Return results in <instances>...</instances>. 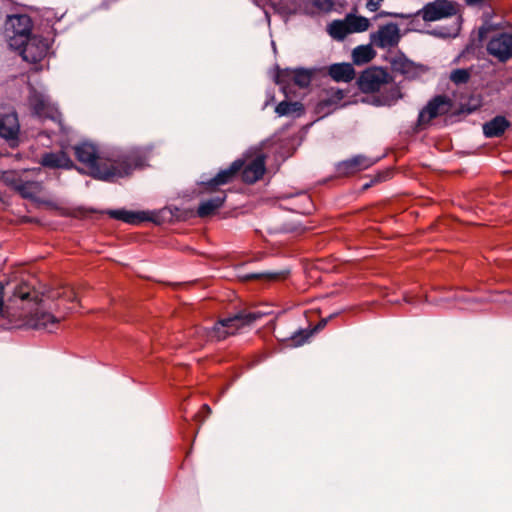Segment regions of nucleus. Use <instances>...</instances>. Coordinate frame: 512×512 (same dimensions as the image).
Returning a JSON list of instances; mask_svg holds the SVG:
<instances>
[{"label": "nucleus", "mask_w": 512, "mask_h": 512, "mask_svg": "<svg viewBox=\"0 0 512 512\" xmlns=\"http://www.w3.org/2000/svg\"><path fill=\"white\" fill-rule=\"evenodd\" d=\"M0 317L9 320V328L42 329L54 331L61 320L60 317L46 310L44 299H38L34 288L21 281L12 285L0 282Z\"/></svg>", "instance_id": "f257e3e1"}, {"label": "nucleus", "mask_w": 512, "mask_h": 512, "mask_svg": "<svg viewBox=\"0 0 512 512\" xmlns=\"http://www.w3.org/2000/svg\"><path fill=\"white\" fill-rule=\"evenodd\" d=\"M74 153L91 176L104 181L128 176L134 169L143 167L146 161V152L141 149L131 150L117 159H105L98 147L90 142L76 145Z\"/></svg>", "instance_id": "f03ea898"}, {"label": "nucleus", "mask_w": 512, "mask_h": 512, "mask_svg": "<svg viewBox=\"0 0 512 512\" xmlns=\"http://www.w3.org/2000/svg\"><path fill=\"white\" fill-rule=\"evenodd\" d=\"M32 21L28 15L8 16L5 23V35L11 49H21L31 36Z\"/></svg>", "instance_id": "7ed1b4c3"}, {"label": "nucleus", "mask_w": 512, "mask_h": 512, "mask_svg": "<svg viewBox=\"0 0 512 512\" xmlns=\"http://www.w3.org/2000/svg\"><path fill=\"white\" fill-rule=\"evenodd\" d=\"M256 319L254 314L241 315L237 314L233 317L218 321L209 331V337L215 340H224L229 335L235 334L245 325L250 324Z\"/></svg>", "instance_id": "20e7f679"}, {"label": "nucleus", "mask_w": 512, "mask_h": 512, "mask_svg": "<svg viewBox=\"0 0 512 512\" xmlns=\"http://www.w3.org/2000/svg\"><path fill=\"white\" fill-rule=\"evenodd\" d=\"M458 13L457 4L449 0H435L427 3L417 15L424 21L432 22L454 16Z\"/></svg>", "instance_id": "39448f33"}, {"label": "nucleus", "mask_w": 512, "mask_h": 512, "mask_svg": "<svg viewBox=\"0 0 512 512\" xmlns=\"http://www.w3.org/2000/svg\"><path fill=\"white\" fill-rule=\"evenodd\" d=\"M20 125L16 112L10 107H0V137L12 147L18 143Z\"/></svg>", "instance_id": "423d86ee"}, {"label": "nucleus", "mask_w": 512, "mask_h": 512, "mask_svg": "<svg viewBox=\"0 0 512 512\" xmlns=\"http://www.w3.org/2000/svg\"><path fill=\"white\" fill-rule=\"evenodd\" d=\"M401 39L400 29L396 23H388L370 34V42L380 49L396 47Z\"/></svg>", "instance_id": "0eeeda50"}, {"label": "nucleus", "mask_w": 512, "mask_h": 512, "mask_svg": "<svg viewBox=\"0 0 512 512\" xmlns=\"http://www.w3.org/2000/svg\"><path fill=\"white\" fill-rule=\"evenodd\" d=\"M19 51L23 60L30 63L40 62L48 53L47 39L40 36H30Z\"/></svg>", "instance_id": "6e6552de"}, {"label": "nucleus", "mask_w": 512, "mask_h": 512, "mask_svg": "<svg viewBox=\"0 0 512 512\" xmlns=\"http://www.w3.org/2000/svg\"><path fill=\"white\" fill-rule=\"evenodd\" d=\"M487 51L500 62L512 58V34L500 32L495 34L487 44Z\"/></svg>", "instance_id": "1a4fd4ad"}, {"label": "nucleus", "mask_w": 512, "mask_h": 512, "mask_svg": "<svg viewBox=\"0 0 512 512\" xmlns=\"http://www.w3.org/2000/svg\"><path fill=\"white\" fill-rule=\"evenodd\" d=\"M394 72L403 75L406 79L414 80L424 75L428 68L422 64L414 63L403 54L396 55L390 61Z\"/></svg>", "instance_id": "9d476101"}, {"label": "nucleus", "mask_w": 512, "mask_h": 512, "mask_svg": "<svg viewBox=\"0 0 512 512\" xmlns=\"http://www.w3.org/2000/svg\"><path fill=\"white\" fill-rule=\"evenodd\" d=\"M276 83L283 85V90H286V86L293 82L295 85L306 88L310 85L312 80V72L307 69H284L278 71L275 77Z\"/></svg>", "instance_id": "9b49d317"}, {"label": "nucleus", "mask_w": 512, "mask_h": 512, "mask_svg": "<svg viewBox=\"0 0 512 512\" xmlns=\"http://www.w3.org/2000/svg\"><path fill=\"white\" fill-rule=\"evenodd\" d=\"M451 107V100L447 96H436L420 111L419 122L421 124L428 123L440 115L447 114Z\"/></svg>", "instance_id": "f8f14e48"}, {"label": "nucleus", "mask_w": 512, "mask_h": 512, "mask_svg": "<svg viewBox=\"0 0 512 512\" xmlns=\"http://www.w3.org/2000/svg\"><path fill=\"white\" fill-rule=\"evenodd\" d=\"M28 101L33 113L39 118L55 119L57 117V109L44 93L37 92L33 89L30 92Z\"/></svg>", "instance_id": "ddd939ff"}, {"label": "nucleus", "mask_w": 512, "mask_h": 512, "mask_svg": "<svg viewBox=\"0 0 512 512\" xmlns=\"http://www.w3.org/2000/svg\"><path fill=\"white\" fill-rule=\"evenodd\" d=\"M387 77V72L382 68L367 69L358 78V85L363 92L379 91L381 85L386 83Z\"/></svg>", "instance_id": "4468645a"}, {"label": "nucleus", "mask_w": 512, "mask_h": 512, "mask_svg": "<svg viewBox=\"0 0 512 512\" xmlns=\"http://www.w3.org/2000/svg\"><path fill=\"white\" fill-rule=\"evenodd\" d=\"M242 179L244 182L252 184L258 181L265 172V156L257 155L246 166L242 167Z\"/></svg>", "instance_id": "2eb2a0df"}, {"label": "nucleus", "mask_w": 512, "mask_h": 512, "mask_svg": "<svg viewBox=\"0 0 512 512\" xmlns=\"http://www.w3.org/2000/svg\"><path fill=\"white\" fill-rule=\"evenodd\" d=\"M243 167V161L238 159L235 160L229 168L221 170L213 179L206 183V189L214 191L217 186L230 183L235 175L241 171Z\"/></svg>", "instance_id": "dca6fc26"}, {"label": "nucleus", "mask_w": 512, "mask_h": 512, "mask_svg": "<svg viewBox=\"0 0 512 512\" xmlns=\"http://www.w3.org/2000/svg\"><path fill=\"white\" fill-rule=\"evenodd\" d=\"M403 97L401 89L398 85H390L385 87L378 94L373 95L371 104L375 106H392Z\"/></svg>", "instance_id": "f3484780"}, {"label": "nucleus", "mask_w": 512, "mask_h": 512, "mask_svg": "<svg viewBox=\"0 0 512 512\" xmlns=\"http://www.w3.org/2000/svg\"><path fill=\"white\" fill-rule=\"evenodd\" d=\"M107 214L113 219L132 225H138L151 219L146 212H135L126 209L108 210Z\"/></svg>", "instance_id": "a211bd4d"}, {"label": "nucleus", "mask_w": 512, "mask_h": 512, "mask_svg": "<svg viewBox=\"0 0 512 512\" xmlns=\"http://www.w3.org/2000/svg\"><path fill=\"white\" fill-rule=\"evenodd\" d=\"M44 167L56 169H71L74 164L71 158L63 151L45 153L40 162Z\"/></svg>", "instance_id": "6ab92c4d"}, {"label": "nucleus", "mask_w": 512, "mask_h": 512, "mask_svg": "<svg viewBox=\"0 0 512 512\" xmlns=\"http://www.w3.org/2000/svg\"><path fill=\"white\" fill-rule=\"evenodd\" d=\"M328 74L336 82H350L355 77V70L350 63H336L329 66Z\"/></svg>", "instance_id": "aec40b11"}, {"label": "nucleus", "mask_w": 512, "mask_h": 512, "mask_svg": "<svg viewBox=\"0 0 512 512\" xmlns=\"http://www.w3.org/2000/svg\"><path fill=\"white\" fill-rule=\"evenodd\" d=\"M226 194L224 191H217L216 195L210 199L203 200L197 209L199 217H207L213 214L225 202Z\"/></svg>", "instance_id": "412c9836"}, {"label": "nucleus", "mask_w": 512, "mask_h": 512, "mask_svg": "<svg viewBox=\"0 0 512 512\" xmlns=\"http://www.w3.org/2000/svg\"><path fill=\"white\" fill-rule=\"evenodd\" d=\"M373 164V161L370 158H367L362 155H358L352 157L348 160H345L339 164V171L343 173H354L360 170H364L369 168Z\"/></svg>", "instance_id": "4be33fe9"}, {"label": "nucleus", "mask_w": 512, "mask_h": 512, "mask_svg": "<svg viewBox=\"0 0 512 512\" xmlns=\"http://www.w3.org/2000/svg\"><path fill=\"white\" fill-rule=\"evenodd\" d=\"M23 198L34 199L42 191V185L27 174L16 190Z\"/></svg>", "instance_id": "5701e85b"}, {"label": "nucleus", "mask_w": 512, "mask_h": 512, "mask_svg": "<svg viewBox=\"0 0 512 512\" xmlns=\"http://www.w3.org/2000/svg\"><path fill=\"white\" fill-rule=\"evenodd\" d=\"M509 127V122L503 116H496L483 125V132L486 137H499Z\"/></svg>", "instance_id": "b1692460"}, {"label": "nucleus", "mask_w": 512, "mask_h": 512, "mask_svg": "<svg viewBox=\"0 0 512 512\" xmlns=\"http://www.w3.org/2000/svg\"><path fill=\"white\" fill-rule=\"evenodd\" d=\"M36 170H7L3 171L1 174V180L9 187L17 190L18 186L21 184L22 180L27 174H32Z\"/></svg>", "instance_id": "393cba45"}, {"label": "nucleus", "mask_w": 512, "mask_h": 512, "mask_svg": "<svg viewBox=\"0 0 512 512\" xmlns=\"http://www.w3.org/2000/svg\"><path fill=\"white\" fill-rule=\"evenodd\" d=\"M327 31L336 40H343L347 35L351 34L346 19L333 21L328 25Z\"/></svg>", "instance_id": "a878e982"}, {"label": "nucleus", "mask_w": 512, "mask_h": 512, "mask_svg": "<svg viewBox=\"0 0 512 512\" xmlns=\"http://www.w3.org/2000/svg\"><path fill=\"white\" fill-rule=\"evenodd\" d=\"M374 56L375 52L370 45L358 46L352 52V58L356 64L368 63Z\"/></svg>", "instance_id": "bb28decb"}, {"label": "nucleus", "mask_w": 512, "mask_h": 512, "mask_svg": "<svg viewBox=\"0 0 512 512\" xmlns=\"http://www.w3.org/2000/svg\"><path fill=\"white\" fill-rule=\"evenodd\" d=\"M346 20L351 33L364 32L370 26L369 19L363 16L348 15Z\"/></svg>", "instance_id": "cd10ccee"}, {"label": "nucleus", "mask_w": 512, "mask_h": 512, "mask_svg": "<svg viewBox=\"0 0 512 512\" xmlns=\"http://www.w3.org/2000/svg\"><path fill=\"white\" fill-rule=\"evenodd\" d=\"M302 111H303V106L299 102L282 101L275 108V112L279 116H285V115L294 114V113L300 114Z\"/></svg>", "instance_id": "c85d7f7f"}, {"label": "nucleus", "mask_w": 512, "mask_h": 512, "mask_svg": "<svg viewBox=\"0 0 512 512\" xmlns=\"http://www.w3.org/2000/svg\"><path fill=\"white\" fill-rule=\"evenodd\" d=\"M471 76L468 69H455L450 74V80L456 85L465 84L469 81Z\"/></svg>", "instance_id": "c756f323"}, {"label": "nucleus", "mask_w": 512, "mask_h": 512, "mask_svg": "<svg viewBox=\"0 0 512 512\" xmlns=\"http://www.w3.org/2000/svg\"><path fill=\"white\" fill-rule=\"evenodd\" d=\"M54 297L63 299L65 301L71 302V303L76 302L78 299L77 293L71 287L63 288L62 292H57V294Z\"/></svg>", "instance_id": "7c9ffc66"}, {"label": "nucleus", "mask_w": 512, "mask_h": 512, "mask_svg": "<svg viewBox=\"0 0 512 512\" xmlns=\"http://www.w3.org/2000/svg\"><path fill=\"white\" fill-rule=\"evenodd\" d=\"M460 32V21L459 19H456L454 21L453 25L449 29H443L439 32H437L438 35L444 38H450V37H456Z\"/></svg>", "instance_id": "2f4dec72"}, {"label": "nucleus", "mask_w": 512, "mask_h": 512, "mask_svg": "<svg viewBox=\"0 0 512 512\" xmlns=\"http://www.w3.org/2000/svg\"><path fill=\"white\" fill-rule=\"evenodd\" d=\"M314 5L321 11H329L333 3L330 0H315Z\"/></svg>", "instance_id": "473e14b6"}, {"label": "nucleus", "mask_w": 512, "mask_h": 512, "mask_svg": "<svg viewBox=\"0 0 512 512\" xmlns=\"http://www.w3.org/2000/svg\"><path fill=\"white\" fill-rule=\"evenodd\" d=\"M383 0H367L366 7L369 11L375 12L380 7Z\"/></svg>", "instance_id": "72a5a7b5"}, {"label": "nucleus", "mask_w": 512, "mask_h": 512, "mask_svg": "<svg viewBox=\"0 0 512 512\" xmlns=\"http://www.w3.org/2000/svg\"><path fill=\"white\" fill-rule=\"evenodd\" d=\"M291 340L294 345H302L305 342V339L301 333L294 332L291 336Z\"/></svg>", "instance_id": "f704fd0d"}, {"label": "nucleus", "mask_w": 512, "mask_h": 512, "mask_svg": "<svg viewBox=\"0 0 512 512\" xmlns=\"http://www.w3.org/2000/svg\"><path fill=\"white\" fill-rule=\"evenodd\" d=\"M265 276H267L269 279H279L283 277V273H268Z\"/></svg>", "instance_id": "c9c22d12"}, {"label": "nucleus", "mask_w": 512, "mask_h": 512, "mask_svg": "<svg viewBox=\"0 0 512 512\" xmlns=\"http://www.w3.org/2000/svg\"><path fill=\"white\" fill-rule=\"evenodd\" d=\"M469 299L466 298V297H455L454 298V301L456 302H465V301H468Z\"/></svg>", "instance_id": "e433bc0d"}, {"label": "nucleus", "mask_w": 512, "mask_h": 512, "mask_svg": "<svg viewBox=\"0 0 512 512\" xmlns=\"http://www.w3.org/2000/svg\"><path fill=\"white\" fill-rule=\"evenodd\" d=\"M261 276H262V275H260V274H251V275H248L246 278H247V279H253V278H259V277H261Z\"/></svg>", "instance_id": "4c0bfd02"}, {"label": "nucleus", "mask_w": 512, "mask_h": 512, "mask_svg": "<svg viewBox=\"0 0 512 512\" xmlns=\"http://www.w3.org/2000/svg\"><path fill=\"white\" fill-rule=\"evenodd\" d=\"M458 307H459L460 309H465V308H466L465 306L461 305L460 303H459Z\"/></svg>", "instance_id": "58836bf2"}]
</instances>
